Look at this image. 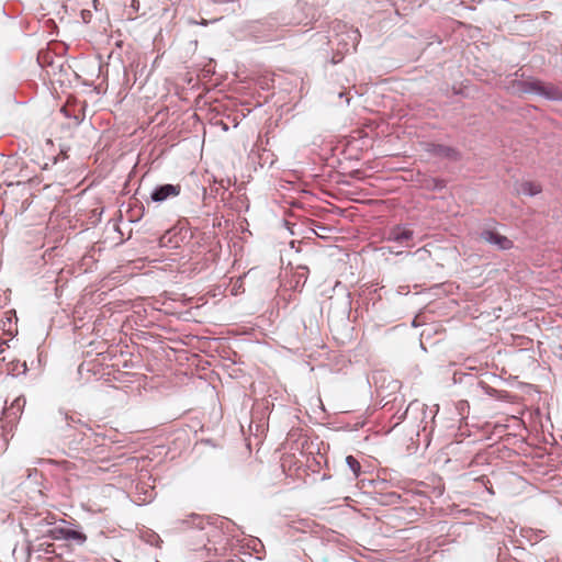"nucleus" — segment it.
Masks as SVG:
<instances>
[{
    "label": "nucleus",
    "instance_id": "obj_1",
    "mask_svg": "<svg viewBox=\"0 0 562 562\" xmlns=\"http://www.w3.org/2000/svg\"><path fill=\"white\" fill-rule=\"evenodd\" d=\"M291 22H279L276 16L249 21L244 26L246 36L256 43H269L283 37L282 27Z\"/></svg>",
    "mask_w": 562,
    "mask_h": 562
},
{
    "label": "nucleus",
    "instance_id": "obj_2",
    "mask_svg": "<svg viewBox=\"0 0 562 562\" xmlns=\"http://www.w3.org/2000/svg\"><path fill=\"white\" fill-rule=\"evenodd\" d=\"M518 88L525 93H535L546 98L547 100H562V91L553 85H544L540 80L519 81Z\"/></svg>",
    "mask_w": 562,
    "mask_h": 562
},
{
    "label": "nucleus",
    "instance_id": "obj_3",
    "mask_svg": "<svg viewBox=\"0 0 562 562\" xmlns=\"http://www.w3.org/2000/svg\"><path fill=\"white\" fill-rule=\"evenodd\" d=\"M518 88L525 93H535L546 98L547 100H562V91L553 85H544L540 80L519 81Z\"/></svg>",
    "mask_w": 562,
    "mask_h": 562
},
{
    "label": "nucleus",
    "instance_id": "obj_4",
    "mask_svg": "<svg viewBox=\"0 0 562 562\" xmlns=\"http://www.w3.org/2000/svg\"><path fill=\"white\" fill-rule=\"evenodd\" d=\"M414 237V231L407 225H394L386 232L385 239L403 246H411L409 241Z\"/></svg>",
    "mask_w": 562,
    "mask_h": 562
},
{
    "label": "nucleus",
    "instance_id": "obj_5",
    "mask_svg": "<svg viewBox=\"0 0 562 562\" xmlns=\"http://www.w3.org/2000/svg\"><path fill=\"white\" fill-rule=\"evenodd\" d=\"M480 239L495 246L499 250H508L514 246V243L509 238L493 229H483L480 233Z\"/></svg>",
    "mask_w": 562,
    "mask_h": 562
},
{
    "label": "nucleus",
    "instance_id": "obj_6",
    "mask_svg": "<svg viewBox=\"0 0 562 562\" xmlns=\"http://www.w3.org/2000/svg\"><path fill=\"white\" fill-rule=\"evenodd\" d=\"M181 193L180 184H160L154 188L150 193V199L156 203H161L170 198H176Z\"/></svg>",
    "mask_w": 562,
    "mask_h": 562
},
{
    "label": "nucleus",
    "instance_id": "obj_7",
    "mask_svg": "<svg viewBox=\"0 0 562 562\" xmlns=\"http://www.w3.org/2000/svg\"><path fill=\"white\" fill-rule=\"evenodd\" d=\"M24 396H18L9 407L3 408V420L11 426L16 423L25 406Z\"/></svg>",
    "mask_w": 562,
    "mask_h": 562
},
{
    "label": "nucleus",
    "instance_id": "obj_8",
    "mask_svg": "<svg viewBox=\"0 0 562 562\" xmlns=\"http://www.w3.org/2000/svg\"><path fill=\"white\" fill-rule=\"evenodd\" d=\"M427 150L434 156L443 157L451 160H458L460 157V154L456 148L441 144H429Z\"/></svg>",
    "mask_w": 562,
    "mask_h": 562
},
{
    "label": "nucleus",
    "instance_id": "obj_9",
    "mask_svg": "<svg viewBox=\"0 0 562 562\" xmlns=\"http://www.w3.org/2000/svg\"><path fill=\"white\" fill-rule=\"evenodd\" d=\"M420 413L423 415V418L420 420V423H425V425L423 426V430H426L427 428V422H426V418L428 417L427 416V406L425 404H422L417 401H414L412 403H409V405L407 406V408L405 409V412H403L398 417H397V422L395 423V425L400 424L403 419H405L409 414H413V413Z\"/></svg>",
    "mask_w": 562,
    "mask_h": 562
},
{
    "label": "nucleus",
    "instance_id": "obj_10",
    "mask_svg": "<svg viewBox=\"0 0 562 562\" xmlns=\"http://www.w3.org/2000/svg\"><path fill=\"white\" fill-rule=\"evenodd\" d=\"M518 192L528 196H533L541 192V186L532 181H525L520 184Z\"/></svg>",
    "mask_w": 562,
    "mask_h": 562
},
{
    "label": "nucleus",
    "instance_id": "obj_11",
    "mask_svg": "<svg viewBox=\"0 0 562 562\" xmlns=\"http://www.w3.org/2000/svg\"><path fill=\"white\" fill-rule=\"evenodd\" d=\"M68 527L55 526L47 530L46 537L53 540H65L67 541Z\"/></svg>",
    "mask_w": 562,
    "mask_h": 562
},
{
    "label": "nucleus",
    "instance_id": "obj_12",
    "mask_svg": "<svg viewBox=\"0 0 562 562\" xmlns=\"http://www.w3.org/2000/svg\"><path fill=\"white\" fill-rule=\"evenodd\" d=\"M87 535L80 530L68 528L67 541L77 546H83L87 542Z\"/></svg>",
    "mask_w": 562,
    "mask_h": 562
},
{
    "label": "nucleus",
    "instance_id": "obj_13",
    "mask_svg": "<svg viewBox=\"0 0 562 562\" xmlns=\"http://www.w3.org/2000/svg\"><path fill=\"white\" fill-rule=\"evenodd\" d=\"M346 463H347L348 468L351 470L353 476L358 477L361 472L360 462L353 456H348L346 458Z\"/></svg>",
    "mask_w": 562,
    "mask_h": 562
},
{
    "label": "nucleus",
    "instance_id": "obj_14",
    "mask_svg": "<svg viewBox=\"0 0 562 562\" xmlns=\"http://www.w3.org/2000/svg\"><path fill=\"white\" fill-rule=\"evenodd\" d=\"M182 524L192 525V526L203 530L205 528L206 521L202 516L192 514L190 516L189 520H183Z\"/></svg>",
    "mask_w": 562,
    "mask_h": 562
},
{
    "label": "nucleus",
    "instance_id": "obj_15",
    "mask_svg": "<svg viewBox=\"0 0 562 562\" xmlns=\"http://www.w3.org/2000/svg\"><path fill=\"white\" fill-rule=\"evenodd\" d=\"M347 35H348V38H349V40L351 41V43H352V47H353V49H356V47H357V45H358V43H359V41H360V37H361V35H360L359 31H358V30H353V29H351V30L348 32V34H347Z\"/></svg>",
    "mask_w": 562,
    "mask_h": 562
},
{
    "label": "nucleus",
    "instance_id": "obj_16",
    "mask_svg": "<svg viewBox=\"0 0 562 562\" xmlns=\"http://www.w3.org/2000/svg\"><path fill=\"white\" fill-rule=\"evenodd\" d=\"M431 182H432V188L436 190H440L445 187V182L440 179H432Z\"/></svg>",
    "mask_w": 562,
    "mask_h": 562
},
{
    "label": "nucleus",
    "instance_id": "obj_17",
    "mask_svg": "<svg viewBox=\"0 0 562 562\" xmlns=\"http://www.w3.org/2000/svg\"><path fill=\"white\" fill-rule=\"evenodd\" d=\"M0 451H4L7 449V446H8V439L5 437L1 438L0 439Z\"/></svg>",
    "mask_w": 562,
    "mask_h": 562
},
{
    "label": "nucleus",
    "instance_id": "obj_18",
    "mask_svg": "<svg viewBox=\"0 0 562 562\" xmlns=\"http://www.w3.org/2000/svg\"><path fill=\"white\" fill-rule=\"evenodd\" d=\"M317 228L319 229V232H316V235L321 236L319 233H323V232H326L327 231V227L324 226V225H318Z\"/></svg>",
    "mask_w": 562,
    "mask_h": 562
},
{
    "label": "nucleus",
    "instance_id": "obj_19",
    "mask_svg": "<svg viewBox=\"0 0 562 562\" xmlns=\"http://www.w3.org/2000/svg\"><path fill=\"white\" fill-rule=\"evenodd\" d=\"M317 228L319 229V232H316V235L321 236L319 233H323V232H326L327 231V227L324 226V225H318Z\"/></svg>",
    "mask_w": 562,
    "mask_h": 562
},
{
    "label": "nucleus",
    "instance_id": "obj_20",
    "mask_svg": "<svg viewBox=\"0 0 562 562\" xmlns=\"http://www.w3.org/2000/svg\"><path fill=\"white\" fill-rule=\"evenodd\" d=\"M317 228L319 229V232H316V235L321 236L319 233H323V232H326L327 231V227L324 226V225H318Z\"/></svg>",
    "mask_w": 562,
    "mask_h": 562
},
{
    "label": "nucleus",
    "instance_id": "obj_21",
    "mask_svg": "<svg viewBox=\"0 0 562 562\" xmlns=\"http://www.w3.org/2000/svg\"><path fill=\"white\" fill-rule=\"evenodd\" d=\"M429 414H430V419H431V422H434V419H435V414H434V412H432V411H430V412H429Z\"/></svg>",
    "mask_w": 562,
    "mask_h": 562
},
{
    "label": "nucleus",
    "instance_id": "obj_22",
    "mask_svg": "<svg viewBox=\"0 0 562 562\" xmlns=\"http://www.w3.org/2000/svg\"><path fill=\"white\" fill-rule=\"evenodd\" d=\"M80 562H88V559L82 558V559H80Z\"/></svg>",
    "mask_w": 562,
    "mask_h": 562
},
{
    "label": "nucleus",
    "instance_id": "obj_23",
    "mask_svg": "<svg viewBox=\"0 0 562 562\" xmlns=\"http://www.w3.org/2000/svg\"><path fill=\"white\" fill-rule=\"evenodd\" d=\"M133 7H137V3H135V0H132Z\"/></svg>",
    "mask_w": 562,
    "mask_h": 562
},
{
    "label": "nucleus",
    "instance_id": "obj_24",
    "mask_svg": "<svg viewBox=\"0 0 562 562\" xmlns=\"http://www.w3.org/2000/svg\"><path fill=\"white\" fill-rule=\"evenodd\" d=\"M133 7H137V3H135V0H132Z\"/></svg>",
    "mask_w": 562,
    "mask_h": 562
},
{
    "label": "nucleus",
    "instance_id": "obj_25",
    "mask_svg": "<svg viewBox=\"0 0 562 562\" xmlns=\"http://www.w3.org/2000/svg\"><path fill=\"white\" fill-rule=\"evenodd\" d=\"M83 448H85V449H89L88 443H85V445H83Z\"/></svg>",
    "mask_w": 562,
    "mask_h": 562
},
{
    "label": "nucleus",
    "instance_id": "obj_26",
    "mask_svg": "<svg viewBox=\"0 0 562 562\" xmlns=\"http://www.w3.org/2000/svg\"><path fill=\"white\" fill-rule=\"evenodd\" d=\"M2 436V432L0 434V437Z\"/></svg>",
    "mask_w": 562,
    "mask_h": 562
},
{
    "label": "nucleus",
    "instance_id": "obj_27",
    "mask_svg": "<svg viewBox=\"0 0 562 562\" xmlns=\"http://www.w3.org/2000/svg\"><path fill=\"white\" fill-rule=\"evenodd\" d=\"M116 562H121V561L116 560Z\"/></svg>",
    "mask_w": 562,
    "mask_h": 562
}]
</instances>
